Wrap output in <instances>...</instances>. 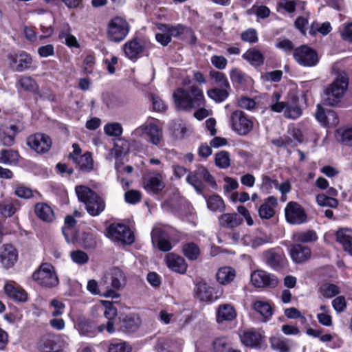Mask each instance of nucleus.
I'll return each instance as SVG.
<instances>
[{
	"mask_svg": "<svg viewBox=\"0 0 352 352\" xmlns=\"http://www.w3.org/2000/svg\"><path fill=\"white\" fill-rule=\"evenodd\" d=\"M107 235L114 241L122 243L131 244L134 241V236L131 230L121 223H112L107 229Z\"/></svg>",
	"mask_w": 352,
	"mask_h": 352,
	"instance_id": "nucleus-11",
	"label": "nucleus"
},
{
	"mask_svg": "<svg viewBox=\"0 0 352 352\" xmlns=\"http://www.w3.org/2000/svg\"><path fill=\"white\" fill-rule=\"evenodd\" d=\"M70 28L67 24L63 30L60 33L59 37L61 39H65V43L69 47H79L78 43L76 38V37L71 34Z\"/></svg>",
	"mask_w": 352,
	"mask_h": 352,
	"instance_id": "nucleus-47",
	"label": "nucleus"
},
{
	"mask_svg": "<svg viewBox=\"0 0 352 352\" xmlns=\"http://www.w3.org/2000/svg\"><path fill=\"white\" fill-rule=\"evenodd\" d=\"M331 30V25L329 22H324L318 27V23H313L311 26L309 33L311 34H315L317 32L321 33L323 35L329 34Z\"/></svg>",
	"mask_w": 352,
	"mask_h": 352,
	"instance_id": "nucleus-60",
	"label": "nucleus"
},
{
	"mask_svg": "<svg viewBox=\"0 0 352 352\" xmlns=\"http://www.w3.org/2000/svg\"><path fill=\"white\" fill-rule=\"evenodd\" d=\"M186 182L192 185L197 192H202L203 186L199 175H197V169L194 172H189Z\"/></svg>",
	"mask_w": 352,
	"mask_h": 352,
	"instance_id": "nucleus-52",
	"label": "nucleus"
},
{
	"mask_svg": "<svg viewBox=\"0 0 352 352\" xmlns=\"http://www.w3.org/2000/svg\"><path fill=\"white\" fill-rule=\"evenodd\" d=\"M140 324V320L139 317L135 316H126L124 320L122 327L126 331L132 333L138 330Z\"/></svg>",
	"mask_w": 352,
	"mask_h": 352,
	"instance_id": "nucleus-46",
	"label": "nucleus"
},
{
	"mask_svg": "<svg viewBox=\"0 0 352 352\" xmlns=\"http://www.w3.org/2000/svg\"><path fill=\"white\" fill-rule=\"evenodd\" d=\"M230 123L232 129L240 135H246L253 129V122L239 110L232 113Z\"/></svg>",
	"mask_w": 352,
	"mask_h": 352,
	"instance_id": "nucleus-9",
	"label": "nucleus"
},
{
	"mask_svg": "<svg viewBox=\"0 0 352 352\" xmlns=\"http://www.w3.org/2000/svg\"><path fill=\"white\" fill-rule=\"evenodd\" d=\"M230 90L231 89L214 87L209 89L207 94L208 97L215 102H221L229 96Z\"/></svg>",
	"mask_w": 352,
	"mask_h": 352,
	"instance_id": "nucleus-36",
	"label": "nucleus"
},
{
	"mask_svg": "<svg viewBox=\"0 0 352 352\" xmlns=\"http://www.w3.org/2000/svg\"><path fill=\"white\" fill-rule=\"evenodd\" d=\"M243 58L255 66H260L263 63L264 57L260 51L256 49H250L244 54Z\"/></svg>",
	"mask_w": 352,
	"mask_h": 352,
	"instance_id": "nucleus-38",
	"label": "nucleus"
},
{
	"mask_svg": "<svg viewBox=\"0 0 352 352\" xmlns=\"http://www.w3.org/2000/svg\"><path fill=\"white\" fill-rule=\"evenodd\" d=\"M214 287L206 283H199L196 285L195 292L197 297L201 301L211 302L217 298L214 294Z\"/></svg>",
	"mask_w": 352,
	"mask_h": 352,
	"instance_id": "nucleus-24",
	"label": "nucleus"
},
{
	"mask_svg": "<svg viewBox=\"0 0 352 352\" xmlns=\"http://www.w3.org/2000/svg\"><path fill=\"white\" fill-rule=\"evenodd\" d=\"M18 259V252L14 247L10 244H6L0 253V263L5 269H10L14 266Z\"/></svg>",
	"mask_w": 352,
	"mask_h": 352,
	"instance_id": "nucleus-17",
	"label": "nucleus"
},
{
	"mask_svg": "<svg viewBox=\"0 0 352 352\" xmlns=\"http://www.w3.org/2000/svg\"><path fill=\"white\" fill-rule=\"evenodd\" d=\"M215 164L221 168H227L230 165V155L228 151H221L215 155Z\"/></svg>",
	"mask_w": 352,
	"mask_h": 352,
	"instance_id": "nucleus-50",
	"label": "nucleus"
},
{
	"mask_svg": "<svg viewBox=\"0 0 352 352\" xmlns=\"http://www.w3.org/2000/svg\"><path fill=\"white\" fill-rule=\"evenodd\" d=\"M265 262L273 268H279L283 265V256L274 250H269L263 253Z\"/></svg>",
	"mask_w": 352,
	"mask_h": 352,
	"instance_id": "nucleus-33",
	"label": "nucleus"
},
{
	"mask_svg": "<svg viewBox=\"0 0 352 352\" xmlns=\"http://www.w3.org/2000/svg\"><path fill=\"white\" fill-rule=\"evenodd\" d=\"M146 43L142 38L134 37L123 45L125 56L131 60H136L144 52Z\"/></svg>",
	"mask_w": 352,
	"mask_h": 352,
	"instance_id": "nucleus-13",
	"label": "nucleus"
},
{
	"mask_svg": "<svg viewBox=\"0 0 352 352\" xmlns=\"http://www.w3.org/2000/svg\"><path fill=\"white\" fill-rule=\"evenodd\" d=\"M4 290L10 298L15 300L19 302L27 300L28 296L25 292L19 287H15L12 283H6L4 286Z\"/></svg>",
	"mask_w": 352,
	"mask_h": 352,
	"instance_id": "nucleus-31",
	"label": "nucleus"
},
{
	"mask_svg": "<svg viewBox=\"0 0 352 352\" xmlns=\"http://www.w3.org/2000/svg\"><path fill=\"white\" fill-rule=\"evenodd\" d=\"M165 261L167 267L175 272L184 274L186 272L188 265L181 256L169 253L166 256Z\"/></svg>",
	"mask_w": 352,
	"mask_h": 352,
	"instance_id": "nucleus-19",
	"label": "nucleus"
},
{
	"mask_svg": "<svg viewBox=\"0 0 352 352\" xmlns=\"http://www.w3.org/2000/svg\"><path fill=\"white\" fill-rule=\"evenodd\" d=\"M135 137L148 138V141L154 145H158L163 138L162 129L155 124H142L137 127L132 133Z\"/></svg>",
	"mask_w": 352,
	"mask_h": 352,
	"instance_id": "nucleus-10",
	"label": "nucleus"
},
{
	"mask_svg": "<svg viewBox=\"0 0 352 352\" xmlns=\"http://www.w3.org/2000/svg\"><path fill=\"white\" fill-rule=\"evenodd\" d=\"M165 175L163 172L151 171L142 179V186L145 190L153 195L160 193L166 185Z\"/></svg>",
	"mask_w": 352,
	"mask_h": 352,
	"instance_id": "nucleus-7",
	"label": "nucleus"
},
{
	"mask_svg": "<svg viewBox=\"0 0 352 352\" xmlns=\"http://www.w3.org/2000/svg\"><path fill=\"white\" fill-rule=\"evenodd\" d=\"M70 256L72 260L79 265H85L89 261V256L86 252L82 250L71 252Z\"/></svg>",
	"mask_w": 352,
	"mask_h": 352,
	"instance_id": "nucleus-56",
	"label": "nucleus"
},
{
	"mask_svg": "<svg viewBox=\"0 0 352 352\" xmlns=\"http://www.w3.org/2000/svg\"><path fill=\"white\" fill-rule=\"evenodd\" d=\"M243 243L252 248H257L261 245L271 241L270 235L261 232H256L252 234H245L243 238Z\"/></svg>",
	"mask_w": 352,
	"mask_h": 352,
	"instance_id": "nucleus-20",
	"label": "nucleus"
},
{
	"mask_svg": "<svg viewBox=\"0 0 352 352\" xmlns=\"http://www.w3.org/2000/svg\"><path fill=\"white\" fill-rule=\"evenodd\" d=\"M76 224V221L72 216H67L65 219V226L63 228V234H64L66 240H70V236L72 235L74 230L73 228Z\"/></svg>",
	"mask_w": 352,
	"mask_h": 352,
	"instance_id": "nucleus-51",
	"label": "nucleus"
},
{
	"mask_svg": "<svg viewBox=\"0 0 352 352\" xmlns=\"http://www.w3.org/2000/svg\"><path fill=\"white\" fill-rule=\"evenodd\" d=\"M336 138L342 144L352 146V127L338 129L336 133Z\"/></svg>",
	"mask_w": 352,
	"mask_h": 352,
	"instance_id": "nucleus-42",
	"label": "nucleus"
},
{
	"mask_svg": "<svg viewBox=\"0 0 352 352\" xmlns=\"http://www.w3.org/2000/svg\"><path fill=\"white\" fill-rule=\"evenodd\" d=\"M17 200L8 201L6 200L0 204V213L4 217H10L12 216L17 210Z\"/></svg>",
	"mask_w": 352,
	"mask_h": 352,
	"instance_id": "nucleus-43",
	"label": "nucleus"
},
{
	"mask_svg": "<svg viewBox=\"0 0 352 352\" xmlns=\"http://www.w3.org/2000/svg\"><path fill=\"white\" fill-rule=\"evenodd\" d=\"M337 241L342 244L345 251L352 255V230L340 229L336 232Z\"/></svg>",
	"mask_w": 352,
	"mask_h": 352,
	"instance_id": "nucleus-29",
	"label": "nucleus"
},
{
	"mask_svg": "<svg viewBox=\"0 0 352 352\" xmlns=\"http://www.w3.org/2000/svg\"><path fill=\"white\" fill-rule=\"evenodd\" d=\"M293 56L296 61L304 67H314L319 61L316 50L305 45L295 48Z\"/></svg>",
	"mask_w": 352,
	"mask_h": 352,
	"instance_id": "nucleus-8",
	"label": "nucleus"
},
{
	"mask_svg": "<svg viewBox=\"0 0 352 352\" xmlns=\"http://www.w3.org/2000/svg\"><path fill=\"white\" fill-rule=\"evenodd\" d=\"M151 240L153 244H157L161 251L168 252L172 249L168 234L160 227H155L153 229Z\"/></svg>",
	"mask_w": 352,
	"mask_h": 352,
	"instance_id": "nucleus-16",
	"label": "nucleus"
},
{
	"mask_svg": "<svg viewBox=\"0 0 352 352\" xmlns=\"http://www.w3.org/2000/svg\"><path fill=\"white\" fill-rule=\"evenodd\" d=\"M349 85V78L344 72H338L333 81L324 91L325 103L330 106L338 104L343 97Z\"/></svg>",
	"mask_w": 352,
	"mask_h": 352,
	"instance_id": "nucleus-4",
	"label": "nucleus"
},
{
	"mask_svg": "<svg viewBox=\"0 0 352 352\" xmlns=\"http://www.w3.org/2000/svg\"><path fill=\"white\" fill-rule=\"evenodd\" d=\"M17 85L25 91L36 92L38 87L34 79L30 76H21L17 82Z\"/></svg>",
	"mask_w": 352,
	"mask_h": 352,
	"instance_id": "nucleus-40",
	"label": "nucleus"
},
{
	"mask_svg": "<svg viewBox=\"0 0 352 352\" xmlns=\"http://www.w3.org/2000/svg\"><path fill=\"white\" fill-rule=\"evenodd\" d=\"M294 239L299 243H312L318 240V235L316 231L308 230L305 232H300L294 234Z\"/></svg>",
	"mask_w": 352,
	"mask_h": 352,
	"instance_id": "nucleus-41",
	"label": "nucleus"
},
{
	"mask_svg": "<svg viewBox=\"0 0 352 352\" xmlns=\"http://www.w3.org/2000/svg\"><path fill=\"white\" fill-rule=\"evenodd\" d=\"M182 252L184 256L190 261H195L200 255L199 246L194 243H185L182 247Z\"/></svg>",
	"mask_w": 352,
	"mask_h": 352,
	"instance_id": "nucleus-39",
	"label": "nucleus"
},
{
	"mask_svg": "<svg viewBox=\"0 0 352 352\" xmlns=\"http://www.w3.org/2000/svg\"><path fill=\"white\" fill-rule=\"evenodd\" d=\"M252 308L262 316L264 322L269 320L273 314L272 309L267 302L256 300L252 304Z\"/></svg>",
	"mask_w": 352,
	"mask_h": 352,
	"instance_id": "nucleus-32",
	"label": "nucleus"
},
{
	"mask_svg": "<svg viewBox=\"0 0 352 352\" xmlns=\"http://www.w3.org/2000/svg\"><path fill=\"white\" fill-rule=\"evenodd\" d=\"M69 158L76 163L82 171L89 172L94 168V162L90 153H85L80 157H74L70 153Z\"/></svg>",
	"mask_w": 352,
	"mask_h": 352,
	"instance_id": "nucleus-28",
	"label": "nucleus"
},
{
	"mask_svg": "<svg viewBox=\"0 0 352 352\" xmlns=\"http://www.w3.org/2000/svg\"><path fill=\"white\" fill-rule=\"evenodd\" d=\"M271 346L274 350L278 351L279 352H288L289 346L282 340L278 338H273L271 340Z\"/></svg>",
	"mask_w": 352,
	"mask_h": 352,
	"instance_id": "nucleus-64",
	"label": "nucleus"
},
{
	"mask_svg": "<svg viewBox=\"0 0 352 352\" xmlns=\"http://www.w3.org/2000/svg\"><path fill=\"white\" fill-rule=\"evenodd\" d=\"M10 60L12 69L17 72H21L30 68L32 62L31 56L25 52L12 56Z\"/></svg>",
	"mask_w": 352,
	"mask_h": 352,
	"instance_id": "nucleus-21",
	"label": "nucleus"
},
{
	"mask_svg": "<svg viewBox=\"0 0 352 352\" xmlns=\"http://www.w3.org/2000/svg\"><path fill=\"white\" fill-rule=\"evenodd\" d=\"M157 28L161 32L167 33L170 36V38L172 36L177 37L180 36L181 34L185 33L186 30L184 26L180 24L175 26H170L169 25L160 23L157 25Z\"/></svg>",
	"mask_w": 352,
	"mask_h": 352,
	"instance_id": "nucleus-37",
	"label": "nucleus"
},
{
	"mask_svg": "<svg viewBox=\"0 0 352 352\" xmlns=\"http://www.w3.org/2000/svg\"><path fill=\"white\" fill-rule=\"evenodd\" d=\"M126 282L124 272L119 267H113L107 272L100 280V287L105 289L104 296L106 297L118 298V294L115 290L123 287Z\"/></svg>",
	"mask_w": 352,
	"mask_h": 352,
	"instance_id": "nucleus-2",
	"label": "nucleus"
},
{
	"mask_svg": "<svg viewBox=\"0 0 352 352\" xmlns=\"http://www.w3.org/2000/svg\"><path fill=\"white\" fill-rule=\"evenodd\" d=\"M212 78L214 80L215 85L220 88L231 89L230 83L225 74L220 72H212L210 73Z\"/></svg>",
	"mask_w": 352,
	"mask_h": 352,
	"instance_id": "nucleus-53",
	"label": "nucleus"
},
{
	"mask_svg": "<svg viewBox=\"0 0 352 352\" xmlns=\"http://www.w3.org/2000/svg\"><path fill=\"white\" fill-rule=\"evenodd\" d=\"M51 138L43 133H36L27 139V144L38 153L47 152L52 146Z\"/></svg>",
	"mask_w": 352,
	"mask_h": 352,
	"instance_id": "nucleus-14",
	"label": "nucleus"
},
{
	"mask_svg": "<svg viewBox=\"0 0 352 352\" xmlns=\"http://www.w3.org/2000/svg\"><path fill=\"white\" fill-rule=\"evenodd\" d=\"M277 205V199L273 196L266 199L258 209L259 217L262 219H270L275 214L274 206Z\"/></svg>",
	"mask_w": 352,
	"mask_h": 352,
	"instance_id": "nucleus-23",
	"label": "nucleus"
},
{
	"mask_svg": "<svg viewBox=\"0 0 352 352\" xmlns=\"http://www.w3.org/2000/svg\"><path fill=\"white\" fill-rule=\"evenodd\" d=\"M322 294L326 298H332L340 293V288L334 285L326 283L320 287Z\"/></svg>",
	"mask_w": 352,
	"mask_h": 352,
	"instance_id": "nucleus-55",
	"label": "nucleus"
},
{
	"mask_svg": "<svg viewBox=\"0 0 352 352\" xmlns=\"http://www.w3.org/2000/svg\"><path fill=\"white\" fill-rule=\"evenodd\" d=\"M19 131V128L14 124L3 126L0 133V141L2 144L6 146H12L14 142V137Z\"/></svg>",
	"mask_w": 352,
	"mask_h": 352,
	"instance_id": "nucleus-27",
	"label": "nucleus"
},
{
	"mask_svg": "<svg viewBox=\"0 0 352 352\" xmlns=\"http://www.w3.org/2000/svg\"><path fill=\"white\" fill-rule=\"evenodd\" d=\"M115 168L117 172V179L121 183L123 184L124 178L122 175L124 173L130 174L133 172V168L131 166H124L122 162H116L115 164Z\"/></svg>",
	"mask_w": 352,
	"mask_h": 352,
	"instance_id": "nucleus-57",
	"label": "nucleus"
},
{
	"mask_svg": "<svg viewBox=\"0 0 352 352\" xmlns=\"http://www.w3.org/2000/svg\"><path fill=\"white\" fill-rule=\"evenodd\" d=\"M301 109L296 104V100L292 103L287 102L286 109L284 111V115L287 118L296 119L301 115Z\"/></svg>",
	"mask_w": 352,
	"mask_h": 352,
	"instance_id": "nucleus-49",
	"label": "nucleus"
},
{
	"mask_svg": "<svg viewBox=\"0 0 352 352\" xmlns=\"http://www.w3.org/2000/svg\"><path fill=\"white\" fill-rule=\"evenodd\" d=\"M32 278L39 285L45 287H53L58 284V278L54 267L49 263H43L32 274Z\"/></svg>",
	"mask_w": 352,
	"mask_h": 352,
	"instance_id": "nucleus-6",
	"label": "nucleus"
},
{
	"mask_svg": "<svg viewBox=\"0 0 352 352\" xmlns=\"http://www.w3.org/2000/svg\"><path fill=\"white\" fill-rule=\"evenodd\" d=\"M285 219L288 223L300 225L307 221V214L304 208L297 202H289L285 209Z\"/></svg>",
	"mask_w": 352,
	"mask_h": 352,
	"instance_id": "nucleus-12",
	"label": "nucleus"
},
{
	"mask_svg": "<svg viewBox=\"0 0 352 352\" xmlns=\"http://www.w3.org/2000/svg\"><path fill=\"white\" fill-rule=\"evenodd\" d=\"M125 201L131 204H135L141 199V193L138 190H131L124 194Z\"/></svg>",
	"mask_w": 352,
	"mask_h": 352,
	"instance_id": "nucleus-63",
	"label": "nucleus"
},
{
	"mask_svg": "<svg viewBox=\"0 0 352 352\" xmlns=\"http://www.w3.org/2000/svg\"><path fill=\"white\" fill-rule=\"evenodd\" d=\"M262 185L261 188L267 192H270L271 190L274 188H278V181L271 179L267 175H262Z\"/></svg>",
	"mask_w": 352,
	"mask_h": 352,
	"instance_id": "nucleus-62",
	"label": "nucleus"
},
{
	"mask_svg": "<svg viewBox=\"0 0 352 352\" xmlns=\"http://www.w3.org/2000/svg\"><path fill=\"white\" fill-rule=\"evenodd\" d=\"M38 349L41 352H58L59 346L57 337L50 334L44 336L39 342Z\"/></svg>",
	"mask_w": 352,
	"mask_h": 352,
	"instance_id": "nucleus-25",
	"label": "nucleus"
},
{
	"mask_svg": "<svg viewBox=\"0 0 352 352\" xmlns=\"http://www.w3.org/2000/svg\"><path fill=\"white\" fill-rule=\"evenodd\" d=\"M75 190L78 199L85 204L90 215L98 216L104 211V201L92 190L85 186H77Z\"/></svg>",
	"mask_w": 352,
	"mask_h": 352,
	"instance_id": "nucleus-3",
	"label": "nucleus"
},
{
	"mask_svg": "<svg viewBox=\"0 0 352 352\" xmlns=\"http://www.w3.org/2000/svg\"><path fill=\"white\" fill-rule=\"evenodd\" d=\"M131 347L125 342H112L109 344V352H131Z\"/></svg>",
	"mask_w": 352,
	"mask_h": 352,
	"instance_id": "nucleus-61",
	"label": "nucleus"
},
{
	"mask_svg": "<svg viewBox=\"0 0 352 352\" xmlns=\"http://www.w3.org/2000/svg\"><path fill=\"white\" fill-rule=\"evenodd\" d=\"M289 254L295 263H301L307 261L311 257V252L307 246L294 244L291 245Z\"/></svg>",
	"mask_w": 352,
	"mask_h": 352,
	"instance_id": "nucleus-18",
	"label": "nucleus"
},
{
	"mask_svg": "<svg viewBox=\"0 0 352 352\" xmlns=\"http://www.w3.org/2000/svg\"><path fill=\"white\" fill-rule=\"evenodd\" d=\"M173 98L175 108L181 111H189L205 104L203 91L196 85H192L188 89H176Z\"/></svg>",
	"mask_w": 352,
	"mask_h": 352,
	"instance_id": "nucleus-1",
	"label": "nucleus"
},
{
	"mask_svg": "<svg viewBox=\"0 0 352 352\" xmlns=\"http://www.w3.org/2000/svg\"><path fill=\"white\" fill-rule=\"evenodd\" d=\"M104 131L108 135L120 137L122 133L123 129L120 124L114 122L105 125Z\"/></svg>",
	"mask_w": 352,
	"mask_h": 352,
	"instance_id": "nucleus-54",
	"label": "nucleus"
},
{
	"mask_svg": "<svg viewBox=\"0 0 352 352\" xmlns=\"http://www.w3.org/2000/svg\"><path fill=\"white\" fill-rule=\"evenodd\" d=\"M316 201L320 206L329 207L332 208H337L338 205V199L324 194L318 195L316 196Z\"/></svg>",
	"mask_w": 352,
	"mask_h": 352,
	"instance_id": "nucleus-48",
	"label": "nucleus"
},
{
	"mask_svg": "<svg viewBox=\"0 0 352 352\" xmlns=\"http://www.w3.org/2000/svg\"><path fill=\"white\" fill-rule=\"evenodd\" d=\"M242 221V218L236 213H225L219 217L220 226L229 229L239 226Z\"/></svg>",
	"mask_w": 352,
	"mask_h": 352,
	"instance_id": "nucleus-30",
	"label": "nucleus"
},
{
	"mask_svg": "<svg viewBox=\"0 0 352 352\" xmlns=\"http://www.w3.org/2000/svg\"><path fill=\"white\" fill-rule=\"evenodd\" d=\"M280 94L278 92L273 94L272 97V104L270 106L271 110L275 112H281L283 109L285 110L287 102H279Z\"/></svg>",
	"mask_w": 352,
	"mask_h": 352,
	"instance_id": "nucleus-58",
	"label": "nucleus"
},
{
	"mask_svg": "<svg viewBox=\"0 0 352 352\" xmlns=\"http://www.w3.org/2000/svg\"><path fill=\"white\" fill-rule=\"evenodd\" d=\"M129 30V23L122 17L116 16L108 23L107 36L112 42L120 43L126 37Z\"/></svg>",
	"mask_w": 352,
	"mask_h": 352,
	"instance_id": "nucleus-5",
	"label": "nucleus"
},
{
	"mask_svg": "<svg viewBox=\"0 0 352 352\" xmlns=\"http://www.w3.org/2000/svg\"><path fill=\"white\" fill-rule=\"evenodd\" d=\"M236 277V271L231 267L224 266L218 269L216 273L217 281L223 285L232 283Z\"/></svg>",
	"mask_w": 352,
	"mask_h": 352,
	"instance_id": "nucleus-26",
	"label": "nucleus"
},
{
	"mask_svg": "<svg viewBox=\"0 0 352 352\" xmlns=\"http://www.w3.org/2000/svg\"><path fill=\"white\" fill-rule=\"evenodd\" d=\"M197 175H199L200 179H203L212 187H216L217 184L214 177L210 175L208 170L204 166H199L197 168Z\"/></svg>",
	"mask_w": 352,
	"mask_h": 352,
	"instance_id": "nucleus-59",
	"label": "nucleus"
},
{
	"mask_svg": "<svg viewBox=\"0 0 352 352\" xmlns=\"http://www.w3.org/2000/svg\"><path fill=\"white\" fill-rule=\"evenodd\" d=\"M251 282L258 288H263L269 286H275L277 280L274 276L263 270H256L251 274Z\"/></svg>",
	"mask_w": 352,
	"mask_h": 352,
	"instance_id": "nucleus-15",
	"label": "nucleus"
},
{
	"mask_svg": "<svg viewBox=\"0 0 352 352\" xmlns=\"http://www.w3.org/2000/svg\"><path fill=\"white\" fill-rule=\"evenodd\" d=\"M208 208L213 211H223L225 208V204L221 197L217 195L210 196L206 201Z\"/></svg>",
	"mask_w": 352,
	"mask_h": 352,
	"instance_id": "nucleus-44",
	"label": "nucleus"
},
{
	"mask_svg": "<svg viewBox=\"0 0 352 352\" xmlns=\"http://www.w3.org/2000/svg\"><path fill=\"white\" fill-rule=\"evenodd\" d=\"M35 212L43 221L51 222L54 218L53 210L46 204H37L35 206Z\"/></svg>",
	"mask_w": 352,
	"mask_h": 352,
	"instance_id": "nucleus-34",
	"label": "nucleus"
},
{
	"mask_svg": "<svg viewBox=\"0 0 352 352\" xmlns=\"http://www.w3.org/2000/svg\"><path fill=\"white\" fill-rule=\"evenodd\" d=\"M261 335L255 331L249 330L245 331L241 336V342L248 346H257L260 344L261 340Z\"/></svg>",
	"mask_w": 352,
	"mask_h": 352,
	"instance_id": "nucleus-35",
	"label": "nucleus"
},
{
	"mask_svg": "<svg viewBox=\"0 0 352 352\" xmlns=\"http://www.w3.org/2000/svg\"><path fill=\"white\" fill-rule=\"evenodd\" d=\"M19 157V155L17 151L9 149L2 150L1 151L0 163L5 164H15Z\"/></svg>",
	"mask_w": 352,
	"mask_h": 352,
	"instance_id": "nucleus-45",
	"label": "nucleus"
},
{
	"mask_svg": "<svg viewBox=\"0 0 352 352\" xmlns=\"http://www.w3.org/2000/svg\"><path fill=\"white\" fill-rule=\"evenodd\" d=\"M236 317V311L230 304L220 305L217 310V322L222 323L226 321H232Z\"/></svg>",
	"mask_w": 352,
	"mask_h": 352,
	"instance_id": "nucleus-22",
	"label": "nucleus"
}]
</instances>
